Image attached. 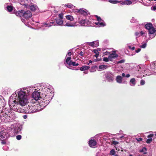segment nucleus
I'll list each match as a JSON object with an SVG mask.
<instances>
[{"label":"nucleus","instance_id":"16","mask_svg":"<svg viewBox=\"0 0 156 156\" xmlns=\"http://www.w3.org/2000/svg\"><path fill=\"white\" fill-rule=\"evenodd\" d=\"M88 45L91 47H96L99 46V42L98 41H94L92 42H87Z\"/></svg>","mask_w":156,"mask_h":156},{"label":"nucleus","instance_id":"39","mask_svg":"<svg viewBox=\"0 0 156 156\" xmlns=\"http://www.w3.org/2000/svg\"><path fill=\"white\" fill-rule=\"evenodd\" d=\"M22 21L24 23V24H26L27 23H28V20L27 21V19H24L23 18L21 19Z\"/></svg>","mask_w":156,"mask_h":156},{"label":"nucleus","instance_id":"15","mask_svg":"<svg viewBox=\"0 0 156 156\" xmlns=\"http://www.w3.org/2000/svg\"><path fill=\"white\" fill-rule=\"evenodd\" d=\"M55 21L56 23V24H54V26H64V25L63 23V21L62 20L58 18H56L55 19Z\"/></svg>","mask_w":156,"mask_h":156},{"label":"nucleus","instance_id":"4","mask_svg":"<svg viewBox=\"0 0 156 156\" xmlns=\"http://www.w3.org/2000/svg\"><path fill=\"white\" fill-rule=\"evenodd\" d=\"M136 74L141 75L137 77H144L146 76H149L156 73V61L150 64V70L145 67L144 65L137 66L136 68Z\"/></svg>","mask_w":156,"mask_h":156},{"label":"nucleus","instance_id":"60","mask_svg":"<svg viewBox=\"0 0 156 156\" xmlns=\"http://www.w3.org/2000/svg\"><path fill=\"white\" fill-rule=\"evenodd\" d=\"M97 50H98V51H100L101 50V49L100 48H98Z\"/></svg>","mask_w":156,"mask_h":156},{"label":"nucleus","instance_id":"44","mask_svg":"<svg viewBox=\"0 0 156 156\" xmlns=\"http://www.w3.org/2000/svg\"><path fill=\"white\" fill-rule=\"evenodd\" d=\"M145 83V81L144 80H141L140 82V84L141 85H144Z\"/></svg>","mask_w":156,"mask_h":156},{"label":"nucleus","instance_id":"36","mask_svg":"<svg viewBox=\"0 0 156 156\" xmlns=\"http://www.w3.org/2000/svg\"><path fill=\"white\" fill-rule=\"evenodd\" d=\"M36 6H35L34 5H31L30 7V9L31 11H34L36 9Z\"/></svg>","mask_w":156,"mask_h":156},{"label":"nucleus","instance_id":"52","mask_svg":"<svg viewBox=\"0 0 156 156\" xmlns=\"http://www.w3.org/2000/svg\"><path fill=\"white\" fill-rule=\"evenodd\" d=\"M130 76V75L129 74H127L125 75V77L129 78Z\"/></svg>","mask_w":156,"mask_h":156},{"label":"nucleus","instance_id":"37","mask_svg":"<svg viewBox=\"0 0 156 156\" xmlns=\"http://www.w3.org/2000/svg\"><path fill=\"white\" fill-rule=\"evenodd\" d=\"M103 61L105 62H108L110 61L109 60V57L108 56V57H104L103 58Z\"/></svg>","mask_w":156,"mask_h":156},{"label":"nucleus","instance_id":"43","mask_svg":"<svg viewBox=\"0 0 156 156\" xmlns=\"http://www.w3.org/2000/svg\"><path fill=\"white\" fill-rule=\"evenodd\" d=\"M22 136L20 135H18L16 136V138L18 140H20L21 139Z\"/></svg>","mask_w":156,"mask_h":156},{"label":"nucleus","instance_id":"8","mask_svg":"<svg viewBox=\"0 0 156 156\" xmlns=\"http://www.w3.org/2000/svg\"><path fill=\"white\" fill-rule=\"evenodd\" d=\"M17 117L15 113L14 112L9 111V115H8V119L7 120V122L12 121L15 119Z\"/></svg>","mask_w":156,"mask_h":156},{"label":"nucleus","instance_id":"30","mask_svg":"<svg viewBox=\"0 0 156 156\" xmlns=\"http://www.w3.org/2000/svg\"><path fill=\"white\" fill-rule=\"evenodd\" d=\"M147 149L145 147H143L142 149L140 151V152L143 153V154H146L147 153L146 152Z\"/></svg>","mask_w":156,"mask_h":156},{"label":"nucleus","instance_id":"28","mask_svg":"<svg viewBox=\"0 0 156 156\" xmlns=\"http://www.w3.org/2000/svg\"><path fill=\"white\" fill-rule=\"evenodd\" d=\"M64 6L65 7H67L70 9L73 8L74 7L73 5L71 3L65 4Z\"/></svg>","mask_w":156,"mask_h":156},{"label":"nucleus","instance_id":"56","mask_svg":"<svg viewBox=\"0 0 156 156\" xmlns=\"http://www.w3.org/2000/svg\"><path fill=\"white\" fill-rule=\"evenodd\" d=\"M99 55V53L98 54H95V55H94V56L96 57V58H98V56Z\"/></svg>","mask_w":156,"mask_h":156},{"label":"nucleus","instance_id":"14","mask_svg":"<svg viewBox=\"0 0 156 156\" xmlns=\"http://www.w3.org/2000/svg\"><path fill=\"white\" fill-rule=\"evenodd\" d=\"M21 126L19 125H16L14 126L13 131L15 133H18L21 131Z\"/></svg>","mask_w":156,"mask_h":156},{"label":"nucleus","instance_id":"58","mask_svg":"<svg viewBox=\"0 0 156 156\" xmlns=\"http://www.w3.org/2000/svg\"><path fill=\"white\" fill-rule=\"evenodd\" d=\"M92 61L91 60H89V63H87V64L88 65H89L90 63H92Z\"/></svg>","mask_w":156,"mask_h":156},{"label":"nucleus","instance_id":"35","mask_svg":"<svg viewBox=\"0 0 156 156\" xmlns=\"http://www.w3.org/2000/svg\"><path fill=\"white\" fill-rule=\"evenodd\" d=\"M115 153V150L112 149L110 152L109 154L111 155H114Z\"/></svg>","mask_w":156,"mask_h":156},{"label":"nucleus","instance_id":"13","mask_svg":"<svg viewBox=\"0 0 156 156\" xmlns=\"http://www.w3.org/2000/svg\"><path fill=\"white\" fill-rule=\"evenodd\" d=\"M32 16V14L30 11L28 10L25 12L23 14V16L24 18L27 19H27L31 17Z\"/></svg>","mask_w":156,"mask_h":156},{"label":"nucleus","instance_id":"19","mask_svg":"<svg viewBox=\"0 0 156 156\" xmlns=\"http://www.w3.org/2000/svg\"><path fill=\"white\" fill-rule=\"evenodd\" d=\"M145 34V33L144 31H141L140 32H136L135 33V35L136 37V40L137 41V37H140V36H141L143 35H144V34Z\"/></svg>","mask_w":156,"mask_h":156},{"label":"nucleus","instance_id":"25","mask_svg":"<svg viewBox=\"0 0 156 156\" xmlns=\"http://www.w3.org/2000/svg\"><path fill=\"white\" fill-rule=\"evenodd\" d=\"M79 12L83 15H86L87 14L88 11L86 9H80L78 11Z\"/></svg>","mask_w":156,"mask_h":156},{"label":"nucleus","instance_id":"23","mask_svg":"<svg viewBox=\"0 0 156 156\" xmlns=\"http://www.w3.org/2000/svg\"><path fill=\"white\" fill-rule=\"evenodd\" d=\"M116 82L119 83H122V77L121 76H118L116 78Z\"/></svg>","mask_w":156,"mask_h":156},{"label":"nucleus","instance_id":"17","mask_svg":"<svg viewBox=\"0 0 156 156\" xmlns=\"http://www.w3.org/2000/svg\"><path fill=\"white\" fill-rule=\"evenodd\" d=\"M89 146L91 147H95L97 144V142L94 140H90L88 143Z\"/></svg>","mask_w":156,"mask_h":156},{"label":"nucleus","instance_id":"20","mask_svg":"<svg viewBox=\"0 0 156 156\" xmlns=\"http://www.w3.org/2000/svg\"><path fill=\"white\" fill-rule=\"evenodd\" d=\"M121 5H129L131 4L132 3V2L130 0H125L123 1H122L121 2Z\"/></svg>","mask_w":156,"mask_h":156},{"label":"nucleus","instance_id":"3","mask_svg":"<svg viewBox=\"0 0 156 156\" xmlns=\"http://www.w3.org/2000/svg\"><path fill=\"white\" fill-rule=\"evenodd\" d=\"M16 99H10L9 102L10 108L15 112H18L30 114L39 112L44 108H41V106L37 107V105L36 104L35 107L29 105L24 109H22L20 108V107L24 106L27 105L23 106L20 105Z\"/></svg>","mask_w":156,"mask_h":156},{"label":"nucleus","instance_id":"18","mask_svg":"<svg viewBox=\"0 0 156 156\" xmlns=\"http://www.w3.org/2000/svg\"><path fill=\"white\" fill-rule=\"evenodd\" d=\"M110 61H112L113 59L117 58L118 55L116 53H111L108 55Z\"/></svg>","mask_w":156,"mask_h":156},{"label":"nucleus","instance_id":"22","mask_svg":"<svg viewBox=\"0 0 156 156\" xmlns=\"http://www.w3.org/2000/svg\"><path fill=\"white\" fill-rule=\"evenodd\" d=\"M53 22H47L46 23H43L42 24V26L43 27H50L52 25V24L54 23Z\"/></svg>","mask_w":156,"mask_h":156},{"label":"nucleus","instance_id":"53","mask_svg":"<svg viewBox=\"0 0 156 156\" xmlns=\"http://www.w3.org/2000/svg\"><path fill=\"white\" fill-rule=\"evenodd\" d=\"M79 55L81 56H83L84 55V53L81 51Z\"/></svg>","mask_w":156,"mask_h":156},{"label":"nucleus","instance_id":"34","mask_svg":"<svg viewBox=\"0 0 156 156\" xmlns=\"http://www.w3.org/2000/svg\"><path fill=\"white\" fill-rule=\"evenodd\" d=\"M64 14L63 13L61 12L58 14V19H63V18Z\"/></svg>","mask_w":156,"mask_h":156},{"label":"nucleus","instance_id":"10","mask_svg":"<svg viewBox=\"0 0 156 156\" xmlns=\"http://www.w3.org/2000/svg\"><path fill=\"white\" fill-rule=\"evenodd\" d=\"M105 76L108 81L112 82L114 80V75L110 72H107L105 74Z\"/></svg>","mask_w":156,"mask_h":156},{"label":"nucleus","instance_id":"55","mask_svg":"<svg viewBox=\"0 0 156 156\" xmlns=\"http://www.w3.org/2000/svg\"><path fill=\"white\" fill-rule=\"evenodd\" d=\"M153 136V135L150 134V135H148L147 137L149 138Z\"/></svg>","mask_w":156,"mask_h":156},{"label":"nucleus","instance_id":"40","mask_svg":"<svg viewBox=\"0 0 156 156\" xmlns=\"http://www.w3.org/2000/svg\"><path fill=\"white\" fill-rule=\"evenodd\" d=\"M96 18H97V20L98 21V22H101L102 21L101 19V18H100V17L99 16H95Z\"/></svg>","mask_w":156,"mask_h":156},{"label":"nucleus","instance_id":"59","mask_svg":"<svg viewBox=\"0 0 156 156\" xmlns=\"http://www.w3.org/2000/svg\"><path fill=\"white\" fill-rule=\"evenodd\" d=\"M135 47H132V48H131V50H132V51H133L135 49Z\"/></svg>","mask_w":156,"mask_h":156},{"label":"nucleus","instance_id":"48","mask_svg":"<svg viewBox=\"0 0 156 156\" xmlns=\"http://www.w3.org/2000/svg\"><path fill=\"white\" fill-rule=\"evenodd\" d=\"M112 144L114 145H116L119 144V142L117 141H113Z\"/></svg>","mask_w":156,"mask_h":156},{"label":"nucleus","instance_id":"51","mask_svg":"<svg viewBox=\"0 0 156 156\" xmlns=\"http://www.w3.org/2000/svg\"><path fill=\"white\" fill-rule=\"evenodd\" d=\"M6 142L5 140H2L1 142V143L2 144H6Z\"/></svg>","mask_w":156,"mask_h":156},{"label":"nucleus","instance_id":"24","mask_svg":"<svg viewBox=\"0 0 156 156\" xmlns=\"http://www.w3.org/2000/svg\"><path fill=\"white\" fill-rule=\"evenodd\" d=\"M136 83V81L134 78H132L129 81V84L131 86H134Z\"/></svg>","mask_w":156,"mask_h":156},{"label":"nucleus","instance_id":"31","mask_svg":"<svg viewBox=\"0 0 156 156\" xmlns=\"http://www.w3.org/2000/svg\"><path fill=\"white\" fill-rule=\"evenodd\" d=\"M90 67L87 66H82L80 68V70L81 71H83L88 69Z\"/></svg>","mask_w":156,"mask_h":156},{"label":"nucleus","instance_id":"32","mask_svg":"<svg viewBox=\"0 0 156 156\" xmlns=\"http://www.w3.org/2000/svg\"><path fill=\"white\" fill-rule=\"evenodd\" d=\"M147 46V43H145L144 42L141 44V45L140 46V47L142 48H146Z\"/></svg>","mask_w":156,"mask_h":156},{"label":"nucleus","instance_id":"7","mask_svg":"<svg viewBox=\"0 0 156 156\" xmlns=\"http://www.w3.org/2000/svg\"><path fill=\"white\" fill-rule=\"evenodd\" d=\"M9 110L4 109L0 113V117L1 119L4 121H7V120L8 119V115H9Z\"/></svg>","mask_w":156,"mask_h":156},{"label":"nucleus","instance_id":"45","mask_svg":"<svg viewBox=\"0 0 156 156\" xmlns=\"http://www.w3.org/2000/svg\"><path fill=\"white\" fill-rule=\"evenodd\" d=\"M125 62V60H121L120 61H119L118 62H117V63H118V64H119V63H123V62Z\"/></svg>","mask_w":156,"mask_h":156},{"label":"nucleus","instance_id":"61","mask_svg":"<svg viewBox=\"0 0 156 156\" xmlns=\"http://www.w3.org/2000/svg\"><path fill=\"white\" fill-rule=\"evenodd\" d=\"M19 13H20V14H22V13H21L20 11H19L18 12V13H16V15H17V13H18V14H19Z\"/></svg>","mask_w":156,"mask_h":156},{"label":"nucleus","instance_id":"6","mask_svg":"<svg viewBox=\"0 0 156 156\" xmlns=\"http://www.w3.org/2000/svg\"><path fill=\"white\" fill-rule=\"evenodd\" d=\"M72 55V53L71 52H69L67 54L65 59V62L64 64L65 65L67 66H78L79 65L78 63H76L75 62H73L71 60V58L70 57Z\"/></svg>","mask_w":156,"mask_h":156},{"label":"nucleus","instance_id":"62","mask_svg":"<svg viewBox=\"0 0 156 156\" xmlns=\"http://www.w3.org/2000/svg\"><path fill=\"white\" fill-rule=\"evenodd\" d=\"M103 139L105 140H107V137H106V138H103Z\"/></svg>","mask_w":156,"mask_h":156},{"label":"nucleus","instance_id":"38","mask_svg":"<svg viewBox=\"0 0 156 156\" xmlns=\"http://www.w3.org/2000/svg\"><path fill=\"white\" fill-rule=\"evenodd\" d=\"M111 54V52L108 51H106L105 52H103V56L105 55H109V54Z\"/></svg>","mask_w":156,"mask_h":156},{"label":"nucleus","instance_id":"11","mask_svg":"<svg viewBox=\"0 0 156 156\" xmlns=\"http://www.w3.org/2000/svg\"><path fill=\"white\" fill-rule=\"evenodd\" d=\"M79 23L82 26H89L90 25V22L87 20L82 19L79 21Z\"/></svg>","mask_w":156,"mask_h":156},{"label":"nucleus","instance_id":"27","mask_svg":"<svg viewBox=\"0 0 156 156\" xmlns=\"http://www.w3.org/2000/svg\"><path fill=\"white\" fill-rule=\"evenodd\" d=\"M66 19L68 20L71 21H73L74 20V18L73 17L70 15H68L66 16Z\"/></svg>","mask_w":156,"mask_h":156},{"label":"nucleus","instance_id":"49","mask_svg":"<svg viewBox=\"0 0 156 156\" xmlns=\"http://www.w3.org/2000/svg\"><path fill=\"white\" fill-rule=\"evenodd\" d=\"M136 140L138 142L141 141L142 140V139L141 138H136Z\"/></svg>","mask_w":156,"mask_h":156},{"label":"nucleus","instance_id":"41","mask_svg":"<svg viewBox=\"0 0 156 156\" xmlns=\"http://www.w3.org/2000/svg\"><path fill=\"white\" fill-rule=\"evenodd\" d=\"M152 140V139L151 138L148 139L146 140V142L147 143H150Z\"/></svg>","mask_w":156,"mask_h":156},{"label":"nucleus","instance_id":"2","mask_svg":"<svg viewBox=\"0 0 156 156\" xmlns=\"http://www.w3.org/2000/svg\"><path fill=\"white\" fill-rule=\"evenodd\" d=\"M45 85L47 88H45L44 92L41 93L40 90H35L32 94V98L36 101H38L37 107L41 106V108H44L50 102L53 96L54 88L48 83H42L41 86Z\"/></svg>","mask_w":156,"mask_h":156},{"label":"nucleus","instance_id":"63","mask_svg":"<svg viewBox=\"0 0 156 156\" xmlns=\"http://www.w3.org/2000/svg\"><path fill=\"white\" fill-rule=\"evenodd\" d=\"M128 48H129L130 49H131V48H132L130 46H128Z\"/></svg>","mask_w":156,"mask_h":156},{"label":"nucleus","instance_id":"33","mask_svg":"<svg viewBox=\"0 0 156 156\" xmlns=\"http://www.w3.org/2000/svg\"><path fill=\"white\" fill-rule=\"evenodd\" d=\"M13 7L10 5L7 6V10L9 12H11L13 9Z\"/></svg>","mask_w":156,"mask_h":156},{"label":"nucleus","instance_id":"46","mask_svg":"<svg viewBox=\"0 0 156 156\" xmlns=\"http://www.w3.org/2000/svg\"><path fill=\"white\" fill-rule=\"evenodd\" d=\"M93 52L95 54H98L99 53V52L98 51V50H97V49L93 50Z\"/></svg>","mask_w":156,"mask_h":156},{"label":"nucleus","instance_id":"54","mask_svg":"<svg viewBox=\"0 0 156 156\" xmlns=\"http://www.w3.org/2000/svg\"><path fill=\"white\" fill-rule=\"evenodd\" d=\"M23 118L24 119H26L27 118V115H23Z\"/></svg>","mask_w":156,"mask_h":156},{"label":"nucleus","instance_id":"5","mask_svg":"<svg viewBox=\"0 0 156 156\" xmlns=\"http://www.w3.org/2000/svg\"><path fill=\"white\" fill-rule=\"evenodd\" d=\"M145 28L148 30L149 37L148 40H151L154 38L156 36V32L155 29L153 27L152 24L151 23H148L145 26Z\"/></svg>","mask_w":156,"mask_h":156},{"label":"nucleus","instance_id":"42","mask_svg":"<svg viewBox=\"0 0 156 156\" xmlns=\"http://www.w3.org/2000/svg\"><path fill=\"white\" fill-rule=\"evenodd\" d=\"M136 19L134 17H133L132 18L131 20V23H135L136 22Z\"/></svg>","mask_w":156,"mask_h":156},{"label":"nucleus","instance_id":"26","mask_svg":"<svg viewBox=\"0 0 156 156\" xmlns=\"http://www.w3.org/2000/svg\"><path fill=\"white\" fill-rule=\"evenodd\" d=\"M95 24L100 27H103L106 25L105 23L102 21L101 22L95 23Z\"/></svg>","mask_w":156,"mask_h":156},{"label":"nucleus","instance_id":"1","mask_svg":"<svg viewBox=\"0 0 156 156\" xmlns=\"http://www.w3.org/2000/svg\"><path fill=\"white\" fill-rule=\"evenodd\" d=\"M41 85L38 84L37 86L19 89L13 93L10 99H16L19 103L22 105H27L29 102V95L31 93L35 90H40L42 93L45 90V87L47 89L45 85Z\"/></svg>","mask_w":156,"mask_h":156},{"label":"nucleus","instance_id":"47","mask_svg":"<svg viewBox=\"0 0 156 156\" xmlns=\"http://www.w3.org/2000/svg\"><path fill=\"white\" fill-rule=\"evenodd\" d=\"M152 10L155 11L156 10V5L154 6L151 8Z\"/></svg>","mask_w":156,"mask_h":156},{"label":"nucleus","instance_id":"21","mask_svg":"<svg viewBox=\"0 0 156 156\" xmlns=\"http://www.w3.org/2000/svg\"><path fill=\"white\" fill-rule=\"evenodd\" d=\"M108 66L106 65H101L99 66L98 68V70L101 71L106 69L108 67Z\"/></svg>","mask_w":156,"mask_h":156},{"label":"nucleus","instance_id":"9","mask_svg":"<svg viewBox=\"0 0 156 156\" xmlns=\"http://www.w3.org/2000/svg\"><path fill=\"white\" fill-rule=\"evenodd\" d=\"M8 134L6 130L4 129L0 128V140L1 139L7 138Z\"/></svg>","mask_w":156,"mask_h":156},{"label":"nucleus","instance_id":"64","mask_svg":"<svg viewBox=\"0 0 156 156\" xmlns=\"http://www.w3.org/2000/svg\"><path fill=\"white\" fill-rule=\"evenodd\" d=\"M54 12L55 13H57L58 12L55 11V10H54Z\"/></svg>","mask_w":156,"mask_h":156},{"label":"nucleus","instance_id":"50","mask_svg":"<svg viewBox=\"0 0 156 156\" xmlns=\"http://www.w3.org/2000/svg\"><path fill=\"white\" fill-rule=\"evenodd\" d=\"M141 49L140 48H138L137 50H136V52L137 53L139 52L141 50Z\"/></svg>","mask_w":156,"mask_h":156},{"label":"nucleus","instance_id":"29","mask_svg":"<svg viewBox=\"0 0 156 156\" xmlns=\"http://www.w3.org/2000/svg\"><path fill=\"white\" fill-rule=\"evenodd\" d=\"M108 2H110L112 4H117V3L121 2H122V1H117V0H109Z\"/></svg>","mask_w":156,"mask_h":156},{"label":"nucleus","instance_id":"12","mask_svg":"<svg viewBox=\"0 0 156 156\" xmlns=\"http://www.w3.org/2000/svg\"><path fill=\"white\" fill-rule=\"evenodd\" d=\"M78 25L77 24L76 22H73V21H67L66 23L63 25L64 26L68 27H76Z\"/></svg>","mask_w":156,"mask_h":156},{"label":"nucleus","instance_id":"57","mask_svg":"<svg viewBox=\"0 0 156 156\" xmlns=\"http://www.w3.org/2000/svg\"><path fill=\"white\" fill-rule=\"evenodd\" d=\"M122 77H125V74L124 73H123L122 74Z\"/></svg>","mask_w":156,"mask_h":156}]
</instances>
